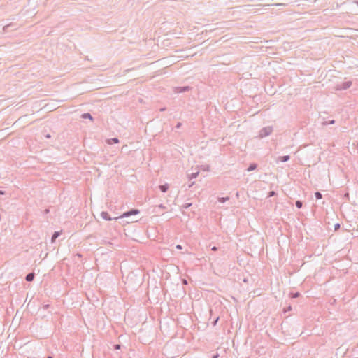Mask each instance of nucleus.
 <instances>
[{"instance_id":"f257e3e1","label":"nucleus","mask_w":358,"mask_h":358,"mask_svg":"<svg viewBox=\"0 0 358 358\" xmlns=\"http://www.w3.org/2000/svg\"><path fill=\"white\" fill-rule=\"evenodd\" d=\"M273 131L272 127H266L260 129L259 132V137L262 138L269 136Z\"/></svg>"},{"instance_id":"f03ea898","label":"nucleus","mask_w":358,"mask_h":358,"mask_svg":"<svg viewBox=\"0 0 358 358\" xmlns=\"http://www.w3.org/2000/svg\"><path fill=\"white\" fill-rule=\"evenodd\" d=\"M140 213V211L138 209L133 208L128 211H126L122 216L120 217H128L131 215H137Z\"/></svg>"},{"instance_id":"7ed1b4c3","label":"nucleus","mask_w":358,"mask_h":358,"mask_svg":"<svg viewBox=\"0 0 358 358\" xmlns=\"http://www.w3.org/2000/svg\"><path fill=\"white\" fill-rule=\"evenodd\" d=\"M190 87L189 86H184V87H177L176 88V92L177 93H183L185 92H188L190 90Z\"/></svg>"},{"instance_id":"20e7f679","label":"nucleus","mask_w":358,"mask_h":358,"mask_svg":"<svg viewBox=\"0 0 358 358\" xmlns=\"http://www.w3.org/2000/svg\"><path fill=\"white\" fill-rule=\"evenodd\" d=\"M352 85L351 81H346L343 83H341L339 86L340 90H346L349 88Z\"/></svg>"},{"instance_id":"39448f33","label":"nucleus","mask_w":358,"mask_h":358,"mask_svg":"<svg viewBox=\"0 0 358 358\" xmlns=\"http://www.w3.org/2000/svg\"><path fill=\"white\" fill-rule=\"evenodd\" d=\"M101 216L103 219L108 220V221L113 220V218L109 215V214L105 211L101 212Z\"/></svg>"},{"instance_id":"423d86ee","label":"nucleus","mask_w":358,"mask_h":358,"mask_svg":"<svg viewBox=\"0 0 358 358\" xmlns=\"http://www.w3.org/2000/svg\"><path fill=\"white\" fill-rule=\"evenodd\" d=\"M34 273H28L26 277H25V280L27 281V282H31L34 280Z\"/></svg>"},{"instance_id":"0eeeda50","label":"nucleus","mask_w":358,"mask_h":358,"mask_svg":"<svg viewBox=\"0 0 358 358\" xmlns=\"http://www.w3.org/2000/svg\"><path fill=\"white\" fill-rule=\"evenodd\" d=\"M169 185L168 184H164V185H160L159 186V189L162 192H167V190L169 189Z\"/></svg>"},{"instance_id":"6e6552de","label":"nucleus","mask_w":358,"mask_h":358,"mask_svg":"<svg viewBox=\"0 0 358 358\" xmlns=\"http://www.w3.org/2000/svg\"><path fill=\"white\" fill-rule=\"evenodd\" d=\"M289 159H290L289 155H284V156H280V157H278V160H280L282 162H286Z\"/></svg>"},{"instance_id":"1a4fd4ad","label":"nucleus","mask_w":358,"mask_h":358,"mask_svg":"<svg viewBox=\"0 0 358 358\" xmlns=\"http://www.w3.org/2000/svg\"><path fill=\"white\" fill-rule=\"evenodd\" d=\"M257 164L255 163H252L249 165V166L247 168L248 171H252L257 169Z\"/></svg>"},{"instance_id":"9d476101","label":"nucleus","mask_w":358,"mask_h":358,"mask_svg":"<svg viewBox=\"0 0 358 358\" xmlns=\"http://www.w3.org/2000/svg\"><path fill=\"white\" fill-rule=\"evenodd\" d=\"M61 233V231H55L51 238L52 242H54L60 236Z\"/></svg>"},{"instance_id":"9b49d317","label":"nucleus","mask_w":358,"mask_h":358,"mask_svg":"<svg viewBox=\"0 0 358 358\" xmlns=\"http://www.w3.org/2000/svg\"><path fill=\"white\" fill-rule=\"evenodd\" d=\"M81 117L83 119H90L91 120H93L92 115L89 113H85L82 114Z\"/></svg>"},{"instance_id":"f8f14e48","label":"nucleus","mask_w":358,"mask_h":358,"mask_svg":"<svg viewBox=\"0 0 358 358\" xmlns=\"http://www.w3.org/2000/svg\"><path fill=\"white\" fill-rule=\"evenodd\" d=\"M109 144L117 143H119V139L117 138H113L108 141Z\"/></svg>"},{"instance_id":"ddd939ff","label":"nucleus","mask_w":358,"mask_h":358,"mask_svg":"<svg viewBox=\"0 0 358 358\" xmlns=\"http://www.w3.org/2000/svg\"><path fill=\"white\" fill-rule=\"evenodd\" d=\"M229 199V196H226V197H219L217 199L218 201L223 203L224 202H226L227 201H228Z\"/></svg>"},{"instance_id":"4468645a","label":"nucleus","mask_w":358,"mask_h":358,"mask_svg":"<svg viewBox=\"0 0 358 358\" xmlns=\"http://www.w3.org/2000/svg\"><path fill=\"white\" fill-rule=\"evenodd\" d=\"M295 206L297 208L300 209L303 206V202L301 201L298 200L295 202Z\"/></svg>"},{"instance_id":"2eb2a0df","label":"nucleus","mask_w":358,"mask_h":358,"mask_svg":"<svg viewBox=\"0 0 358 358\" xmlns=\"http://www.w3.org/2000/svg\"><path fill=\"white\" fill-rule=\"evenodd\" d=\"M334 123H335V120H329V121L323 122H322V125L326 126V125H328V124H334Z\"/></svg>"},{"instance_id":"dca6fc26","label":"nucleus","mask_w":358,"mask_h":358,"mask_svg":"<svg viewBox=\"0 0 358 358\" xmlns=\"http://www.w3.org/2000/svg\"><path fill=\"white\" fill-rule=\"evenodd\" d=\"M315 196L316 198V199H320L322 198V194L320 192H316L315 193Z\"/></svg>"},{"instance_id":"f3484780","label":"nucleus","mask_w":358,"mask_h":358,"mask_svg":"<svg viewBox=\"0 0 358 358\" xmlns=\"http://www.w3.org/2000/svg\"><path fill=\"white\" fill-rule=\"evenodd\" d=\"M199 172L197 171V172H195V173H192L190 174V178L192 179V178H196L198 175H199Z\"/></svg>"},{"instance_id":"a211bd4d","label":"nucleus","mask_w":358,"mask_h":358,"mask_svg":"<svg viewBox=\"0 0 358 358\" xmlns=\"http://www.w3.org/2000/svg\"><path fill=\"white\" fill-rule=\"evenodd\" d=\"M299 296H300V293L299 292H295V293L292 294V298H297Z\"/></svg>"},{"instance_id":"6ab92c4d","label":"nucleus","mask_w":358,"mask_h":358,"mask_svg":"<svg viewBox=\"0 0 358 358\" xmlns=\"http://www.w3.org/2000/svg\"><path fill=\"white\" fill-rule=\"evenodd\" d=\"M218 320H219V317H217V318H216V319H215V320L212 322V324H213V327H215V326L217 324V323Z\"/></svg>"},{"instance_id":"aec40b11","label":"nucleus","mask_w":358,"mask_h":358,"mask_svg":"<svg viewBox=\"0 0 358 358\" xmlns=\"http://www.w3.org/2000/svg\"><path fill=\"white\" fill-rule=\"evenodd\" d=\"M340 224L339 223H336L335 225H334V229L336 231L338 230V229H340Z\"/></svg>"},{"instance_id":"412c9836","label":"nucleus","mask_w":358,"mask_h":358,"mask_svg":"<svg viewBox=\"0 0 358 358\" xmlns=\"http://www.w3.org/2000/svg\"><path fill=\"white\" fill-rule=\"evenodd\" d=\"M275 195V192L274 191H271L269 193H268V196L271 197V196H273Z\"/></svg>"},{"instance_id":"4be33fe9","label":"nucleus","mask_w":358,"mask_h":358,"mask_svg":"<svg viewBox=\"0 0 358 358\" xmlns=\"http://www.w3.org/2000/svg\"><path fill=\"white\" fill-rule=\"evenodd\" d=\"M181 126H182V123L178 122V124L176 125V128L179 129V128H180Z\"/></svg>"},{"instance_id":"5701e85b","label":"nucleus","mask_w":358,"mask_h":358,"mask_svg":"<svg viewBox=\"0 0 358 358\" xmlns=\"http://www.w3.org/2000/svg\"><path fill=\"white\" fill-rule=\"evenodd\" d=\"M191 205H192L191 203H186V204H185V205H184V208H189Z\"/></svg>"},{"instance_id":"b1692460","label":"nucleus","mask_w":358,"mask_h":358,"mask_svg":"<svg viewBox=\"0 0 358 358\" xmlns=\"http://www.w3.org/2000/svg\"><path fill=\"white\" fill-rule=\"evenodd\" d=\"M114 348H115V350L120 349V345L117 344V345H115L114 346Z\"/></svg>"},{"instance_id":"393cba45","label":"nucleus","mask_w":358,"mask_h":358,"mask_svg":"<svg viewBox=\"0 0 358 358\" xmlns=\"http://www.w3.org/2000/svg\"><path fill=\"white\" fill-rule=\"evenodd\" d=\"M158 208H162V209H164L165 206L163 204H160V205L158 206Z\"/></svg>"},{"instance_id":"a878e982","label":"nucleus","mask_w":358,"mask_h":358,"mask_svg":"<svg viewBox=\"0 0 358 358\" xmlns=\"http://www.w3.org/2000/svg\"><path fill=\"white\" fill-rule=\"evenodd\" d=\"M211 250H212L213 251H216V250H217V248L216 246H213V247L211 248Z\"/></svg>"},{"instance_id":"bb28decb","label":"nucleus","mask_w":358,"mask_h":358,"mask_svg":"<svg viewBox=\"0 0 358 358\" xmlns=\"http://www.w3.org/2000/svg\"><path fill=\"white\" fill-rule=\"evenodd\" d=\"M176 248L177 249H181L182 248V246L180 245H176Z\"/></svg>"},{"instance_id":"cd10ccee","label":"nucleus","mask_w":358,"mask_h":358,"mask_svg":"<svg viewBox=\"0 0 358 358\" xmlns=\"http://www.w3.org/2000/svg\"><path fill=\"white\" fill-rule=\"evenodd\" d=\"M48 307H49V305H48V304H47V305H44V306H43V308H44V309H47Z\"/></svg>"},{"instance_id":"c85d7f7f","label":"nucleus","mask_w":358,"mask_h":358,"mask_svg":"<svg viewBox=\"0 0 358 358\" xmlns=\"http://www.w3.org/2000/svg\"><path fill=\"white\" fill-rule=\"evenodd\" d=\"M165 110H166V108H162L160 109V111H165Z\"/></svg>"},{"instance_id":"c756f323","label":"nucleus","mask_w":358,"mask_h":358,"mask_svg":"<svg viewBox=\"0 0 358 358\" xmlns=\"http://www.w3.org/2000/svg\"><path fill=\"white\" fill-rule=\"evenodd\" d=\"M0 194H3V192L0 190Z\"/></svg>"},{"instance_id":"7c9ffc66","label":"nucleus","mask_w":358,"mask_h":358,"mask_svg":"<svg viewBox=\"0 0 358 358\" xmlns=\"http://www.w3.org/2000/svg\"><path fill=\"white\" fill-rule=\"evenodd\" d=\"M291 309H292L291 306H289V307L287 308V310H290Z\"/></svg>"},{"instance_id":"2f4dec72","label":"nucleus","mask_w":358,"mask_h":358,"mask_svg":"<svg viewBox=\"0 0 358 358\" xmlns=\"http://www.w3.org/2000/svg\"><path fill=\"white\" fill-rule=\"evenodd\" d=\"M49 212V210L48 209H46L45 210V213H48Z\"/></svg>"},{"instance_id":"473e14b6","label":"nucleus","mask_w":358,"mask_h":358,"mask_svg":"<svg viewBox=\"0 0 358 358\" xmlns=\"http://www.w3.org/2000/svg\"><path fill=\"white\" fill-rule=\"evenodd\" d=\"M47 358H53L52 356H48Z\"/></svg>"},{"instance_id":"72a5a7b5","label":"nucleus","mask_w":358,"mask_h":358,"mask_svg":"<svg viewBox=\"0 0 358 358\" xmlns=\"http://www.w3.org/2000/svg\"><path fill=\"white\" fill-rule=\"evenodd\" d=\"M46 137H47V138H50V136L48 134V135H47V136H46Z\"/></svg>"},{"instance_id":"f704fd0d","label":"nucleus","mask_w":358,"mask_h":358,"mask_svg":"<svg viewBox=\"0 0 358 358\" xmlns=\"http://www.w3.org/2000/svg\"><path fill=\"white\" fill-rule=\"evenodd\" d=\"M194 184V182H192L191 185H189V187L192 186V185Z\"/></svg>"},{"instance_id":"c9c22d12","label":"nucleus","mask_w":358,"mask_h":358,"mask_svg":"<svg viewBox=\"0 0 358 358\" xmlns=\"http://www.w3.org/2000/svg\"><path fill=\"white\" fill-rule=\"evenodd\" d=\"M357 3L358 4V1L357 2Z\"/></svg>"}]
</instances>
